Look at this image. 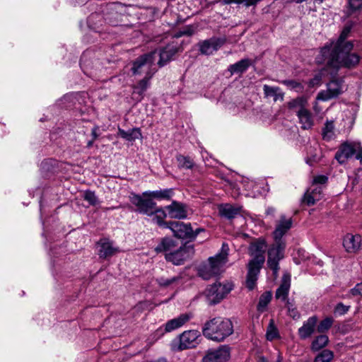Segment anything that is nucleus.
<instances>
[{
	"label": "nucleus",
	"instance_id": "nucleus-22",
	"mask_svg": "<svg viewBox=\"0 0 362 362\" xmlns=\"http://www.w3.org/2000/svg\"><path fill=\"white\" fill-rule=\"evenodd\" d=\"M100 246L99 256L103 258H106L112 256L118 252L119 248L114 247L112 242L107 239H102L98 242Z\"/></svg>",
	"mask_w": 362,
	"mask_h": 362
},
{
	"label": "nucleus",
	"instance_id": "nucleus-24",
	"mask_svg": "<svg viewBox=\"0 0 362 362\" xmlns=\"http://www.w3.org/2000/svg\"><path fill=\"white\" fill-rule=\"evenodd\" d=\"M316 323V317H310L305 322H304L303 325L299 328L298 334L300 337L305 339L310 337L315 331Z\"/></svg>",
	"mask_w": 362,
	"mask_h": 362
},
{
	"label": "nucleus",
	"instance_id": "nucleus-46",
	"mask_svg": "<svg viewBox=\"0 0 362 362\" xmlns=\"http://www.w3.org/2000/svg\"><path fill=\"white\" fill-rule=\"evenodd\" d=\"M84 199L92 206H95L98 203V197L95 194L91 191H86L85 192Z\"/></svg>",
	"mask_w": 362,
	"mask_h": 362
},
{
	"label": "nucleus",
	"instance_id": "nucleus-23",
	"mask_svg": "<svg viewBox=\"0 0 362 362\" xmlns=\"http://www.w3.org/2000/svg\"><path fill=\"white\" fill-rule=\"evenodd\" d=\"M173 189H164L156 191H146L143 192L144 197H149L158 200H170L173 196Z\"/></svg>",
	"mask_w": 362,
	"mask_h": 362
},
{
	"label": "nucleus",
	"instance_id": "nucleus-41",
	"mask_svg": "<svg viewBox=\"0 0 362 362\" xmlns=\"http://www.w3.org/2000/svg\"><path fill=\"white\" fill-rule=\"evenodd\" d=\"M262 0H221L223 4L228 5L232 3L241 4H243L245 6L249 7L251 6H255L258 2ZM217 2L221 1V0H216Z\"/></svg>",
	"mask_w": 362,
	"mask_h": 362
},
{
	"label": "nucleus",
	"instance_id": "nucleus-47",
	"mask_svg": "<svg viewBox=\"0 0 362 362\" xmlns=\"http://www.w3.org/2000/svg\"><path fill=\"white\" fill-rule=\"evenodd\" d=\"M278 337V331L276 328L271 322L267 328V339L268 340H273Z\"/></svg>",
	"mask_w": 362,
	"mask_h": 362
},
{
	"label": "nucleus",
	"instance_id": "nucleus-38",
	"mask_svg": "<svg viewBox=\"0 0 362 362\" xmlns=\"http://www.w3.org/2000/svg\"><path fill=\"white\" fill-rule=\"evenodd\" d=\"M322 138L325 141H330L335 136L334 126L332 121H327L322 132Z\"/></svg>",
	"mask_w": 362,
	"mask_h": 362
},
{
	"label": "nucleus",
	"instance_id": "nucleus-43",
	"mask_svg": "<svg viewBox=\"0 0 362 362\" xmlns=\"http://www.w3.org/2000/svg\"><path fill=\"white\" fill-rule=\"evenodd\" d=\"M320 160V155L317 151L315 149L314 151L313 148L310 147L308 150V156L306 158V163L312 165L313 163H317Z\"/></svg>",
	"mask_w": 362,
	"mask_h": 362
},
{
	"label": "nucleus",
	"instance_id": "nucleus-54",
	"mask_svg": "<svg viewBox=\"0 0 362 362\" xmlns=\"http://www.w3.org/2000/svg\"><path fill=\"white\" fill-rule=\"evenodd\" d=\"M202 231H204V229L202 228H197L194 231L193 230V234H194V238L197 236V235L200 232H202Z\"/></svg>",
	"mask_w": 362,
	"mask_h": 362
},
{
	"label": "nucleus",
	"instance_id": "nucleus-34",
	"mask_svg": "<svg viewBox=\"0 0 362 362\" xmlns=\"http://www.w3.org/2000/svg\"><path fill=\"white\" fill-rule=\"evenodd\" d=\"M350 30H351L350 27H349V26L345 27L343 29V30L337 42H332L329 44L325 45V46H328L329 48L335 49L337 48H341V47H343L344 45H346L348 42H345V39L347 37L348 35L349 34Z\"/></svg>",
	"mask_w": 362,
	"mask_h": 362
},
{
	"label": "nucleus",
	"instance_id": "nucleus-1",
	"mask_svg": "<svg viewBox=\"0 0 362 362\" xmlns=\"http://www.w3.org/2000/svg\"><path fill=\"white\" fill-rule=\"evenodd\" d=\"M353 44L347 42L341 48L332 49L328 46L323 47L316 58L318 64H326L327 66L337 71L341 67L353 68L360 60V57L351 53Z\"/></svg>",
	"mask_w": 362,
	"mask_h": 362
},
{
	"label": "nucleus",
	"instance_id": "nucleus-39",
	"mask_svg": "<svg viewBox=\"0 0 362 362\" xmlns=\"http://www.w3.org/2000/svg\"><path fill=\"white\" fill-rule=\"evenodd\" d=\"M272 293L269 291L264 292L259 298L257 305V310L259 312H264L272 300Z\"/></svg>",
	"mask_w": 362,
	"mask_h": 362
},
{
	"label": "nucleus",
	"instance_id": "nucleus-5",
	"mask_svg": "<svg viewBox=\"0 0 362 362\" xmlns=\"http://www.w3.org/2000/svg\"><path fill=\"white\" fill-rule=\"evenodd\" d=\"M354 156L362 163V146L359 142L344 143L335 154V158L341 164Z\"/></svg>",
	"mask_w": 362,
	"mask_h": 362
},
{
	"label": "nucleus",
	"instance_id": "nucleus-37",
	"mask_svg": "<svg viewBox=\"0 0 362 362\" xmlns=\"http://www.w3.org/2000/svg\"><path fill=\"white\" fill-rule=\"evenodd\" d=\"M180 276H173L171 278L160 277L156 279L158 284L163 288H170L177 285L180 281Z\"/></svg>",
	"mask_w": 362,
	"mask_h": 362
},
{
	"label": "nucleus",
	"instance_id": "nucleus-57",
	"mask_svg": "<svg viewBox=\"0 0 362 362\" xmlns=\"http://www.w3.org/2000/svg\"><path fill=\"white\" fill-rule=\"evenodd\" d=\"M95 131H96V129H93V132H92V133H93V136H94V139H95V138L97 137V135H96Z\"/></svg>",
	"mask_w": 362,
	"mask_h": 362
},
{
	"label": "nucleus",
	"instance_id": "nucleus-15",
	"mask_svg": "<svg viewBox=\"0 0 362 362\" xmlns=\"http://www.w3.org/2000/svg\"><path fill=\"white\" fill-rule=\"evenodd\" d=\"M170 218L175 219H185L187 217V206L182 203L173 201L171 204L165 206Z\"/></svg>",
	"mask_w": 362,
	"mask_h": 362
},
{
	"label": "nucleus",
	"instance_id": "nucleus-36",
	"mask_svg": "<svg viewBox=\"0 0 362 362\" xmlns=\"http://www.w3.org/2000/svg\"><path fill=\"white\" fill-rule=\"evenodd\" d=\"M329 342V338L327 335L317 336L312 342L311 349L313 351H317L325 347Z\"/></svg>",
	"mask_w": 362,
	"mask_h": 362
},
{
	"label": "nucleus",
	"instance_id": "nucleus-53",
	"mask_svg": "<svg viewBox=\"0 0 362 362\" xmlns=\"http://www.w3.org/2000/svg\"><path fill=\"white\" fill-rule=\"evenodd\" d=\"M321 81V74H317L310 82L311 86L319 85Z\"/></svg>",
	"mask_w": 362,
	"mask_h": 362
},
{
	"label": "nucleus",
	"instance_id": "nucleus-26",
	"mask_svg": "<svg viewBox=\"0 0 362 362\" xmlns=\"http://www.w3.org/2000/svg\"><path fill=\"white\" fill-rule=\"evenodd\" d=\"M156 72V69L146 73L145 77L134 86V92L141 95L149 86V81L153 75Z\"/></svg>",
	"mask_w": 362,
	"mask_h": 362
},
{
	"label": "nucleus",
	"instance_id": "nucleus-21",
	"mask_svg": "<svg viewBox=\"0 0 362 362\" xmlns=\"http://www.w3.org/2000/svg\"><path fill=\"white\" fill-rule=\"evenodd\" d=\"M322 187L320 185H313L312 188L305 194L303 202L308 206L315 204L322 198Z\"/></svg>",
	"mask_w": 362,
	"mask_h": 362
},
{
	"label": "nucleus",
	"instance_id": "nucleus-10",
	"mask_svg": "<svg viewBox=\"0 0 362 362\" xmlns=\"http://www.w3.org/2000/svg\"><path fill=\"white\" fill-rule=\"evenodd\" d=\"M192 248L181 247L172 252L165 254V259L175 265L182 264L193 253Z\"/></svg>",
	"mask_w": 362,
	"mask_h": 362
},
{
	"label": "nucleus",
	"instance_id": "nucleus-42",
	"mask_svg": "<svg viewBox=\"0 0 362 362\" xmlns=\"http://www.w3.org/2000/svg\"><path fill=\"white\" fill-rule=\"evenodd\" d=\"M177 160L180 168L191 169L194 165L193 160L189 157L180 155L177 157Z\"/></svg>",
	"mask_w": 362,
	"mask_h": 362
},
{
	"label": "nucleus",
	"instance_id": "nucleus-18",
	"mask_svg": "<svg viewBox=\"0 0 362 362\" xmlns=\"http://www.w3.org/2000/svg\"><path fill=\"white\" fill-rule=\"evenodd\" d=\"M361 243V237L359 235L346 234L343 240V245L346 251L349 253L356 252Z\"/></svg>",
	"mask_w": 362,
	"mask_h": 362
},
{
	"label": "nucleus",
	"instance_id": "nucleus-30",
	"mask_svg": "<svg viewBox=\"0 0 362 362\" xmlns=\"http://www.w3.org/2000/svg\"><path fill=\"white\" fill-rule=\"evenodd\" d=\"M218 211L221 216L230 219L233 218L239 214L240 209L230 204H226L219 206Z\"/></svg>",
	"mask_w": 362,
	"mask_h": 362
},
{
	"label": "nucleus",
	"instance_id": "nucleus-27",
	"mask_svg": "<svg viewBox=\"0 0 362 362\" xmlns=\"http://www.w3.org/2000/svg\"><path fill=\"white\" fill-rule=\"evenodd\" d=\"M301 127L304 129H309L313 125V119L311 112L306 108L300 111L297 115Z\"/></svg>",
	"mask_w": 362,
	"mask_h": 362
},
{
	"label": "nucleus",
	"instance_id": "nucleus-48",
	"mask_svg": "<svg viewBox=\"0 0 362 362\" xmlns=\"http://www.w3.org/2000/svg\"><path fill=\"white\" fill-rule=\"evenodd\" d=\"M194 33V28L192 25H187L185 28H183L182 30H180L175 36L179 37L183 35L186 36H191Z\"/></svg>",
	"mask_w": 362,
	"mask_h": 362
},
{
	"label": "nucleus",
	"instance_id": "nucleus-7",
	"mask_svg": "<svg viewBox=\"0 0 362 362\" xmlns=\"http://www.w3.org/2000/svg\"><path fill=\"white\" fill-rule=\"evenodd\" d=\"M284 249L285 243L283 241H279L275 242L268 251L267 265L276 276L279 270V262L284 258Z\"/></svg>",
	"mask_w": 362,
	"mask_h": 362
},
{
	"label": "nucleus",
	"instance_id": "nucleus-19",
	"mask_svg": "<svg viewBox=\"0 0 362 362\" xmlns=\"http://www.w3.org/2000/svg\"><path fill=\"white\" fill-rule=\"evenodd\" d=\"M192 317L191 313H182L170 320H168L165 325V331L166 332H172L182 327Z\"/></svg>",
	"mask_w": 362,
	"mask_h": 362
},
{
	"label": "nucleus",
	"instance_id": "nucleus-51",
	"mask_svg": "<svg viewBox=\"0 0 362 362\" xmlns=\"http://www.w3.org/2000/svg\"><path fill=\"white\" fill-rule=\"evenodd\" d=\"M350 293L354 296H362V282L357 284L351 289Z\"/></svg>",
	"mask_w": 362,
	"mask_h": 362
},
{
	"label": "nucleus",
	"instance_id": "nucleus-8",
	"mask_svg": "<svg viewBox=\"0 0 362 362\" xmlns=\"http://www.w3.org/2000/svg\"><path fill=\"white\" fill-rule=\"evenodd\" d=\"M156 54V52H152L139 57L133 64L132 68L133 74H141L145 73L146 74L147 72L156 69L153 67Z\"/></svg>",
	"mask_w": 362,
	"mask_h": 362
},
{
	"label": "nucleus",
	"instance_id": "nucleus-28",
	"mask_svg": "<svg viewBox=\"0 0 362 362\" xmlns=\"http://www.w3.org/2000/svg\"><path fill=\"white\" fill-rule=\"evenodd\" d=\"M307 105L306 98L300 96L289 101L287 105L289 110H295L298 115L300 111L306 109Z\"/></svg>",
	"mask_w": 362,
	"mask_h": 362
},
{
	"label": "nucleus",
	"instance_id": "nucleus-3",
	"mask_svg": "<svg viewBox=\"0 0 362 362\" xmlns=\"http://www.w3.org/2000/svg\"><path fill=\"white\" fill-rule=\"evenodd\" d=\"M229 247L227 243L222 244L221 250L216 255L208 258L207 261L198 267L199 276L204 280L216 278L226 270L228 262Z\"/></svg>",
	"mask_w": 362,
	"mask_h": 362
},
{
	"label": "nucleus",
	"instance_id": "nucleus-2",
	"mask_svg": "<svg viewBox=\"0 0 362 362\" xmlns=\"http://www.w3.org/2000/svg\"><path fill=\"white\" fill-rule=\"evenodd\" d=\"M266 248V243L263 240H257L250 245L249 254L252 259L248 262L246 279V286L250 290H252L256 286L258 274L265 261Z\"/></svg>",
	"mask_w": 362,
	"mask_h": 362
},
{
	"label": "nucleus",
	"instance_id": "nucleus-32",
	"mask_svg": "<svg viewBox=\"0 0 362 362\" xmlns=\"http://www.w3.org/2000/svg\"><path fill=\"white\" fill-rule=\"evenodd\" d=\"M118 135L129 141H135L136 139L141 137V133L139 128H133L128 131L119 128Z\"/></svg>",
	"mask_w": 362,
	"mask_h": 362
},
{
	"label": "nucleus",
	"instance_id": "nucleus-56",
	"mask_svg": "<svg viewBox=\"0 0 362 362\" xmlns=\"http://www.w3.org/2000/svg\"><path fill=\"white\" fill-rule=\"evenodd\" d=\"M117 209V206H112V207H110V208H103V211H107L109 210H113V209Z\"/></svg>",
	"mask_w": 362,
	"mask_h": 362
},
{
	"label": "nucleus",
	"instance_id": "nucleus-52",
	"mask_svg": "<svg viewBox=\"0 0 362 362\" xmlns=\"http://www.w3.org/2000/svg\"><path fill=\"white\" fill-rule=\"evenodd\" d=\"M327 178L324 175H319L314 178L313 185H317V184H324L327 182Z\"/></svg>",
	"mask_w": 362,
	"mask_h": 362
},
{
	"label": "nucleus",
	"instance_id": "nucleus-14",
	"mask_svg": "<svg viewBox=\"0 0 362 362\" xmlns=\"http://www.w3.org/2000/svg\"><path fill=\"white\" fill-rule=\"evenodd\" d=\"M225 42V38L212 37L199 42L198 44L199 50L202 54L210 55L221 48Z\"/></svg>",
	"mask_w": 362,
	"mask_h": 362
},
{
	"label": "nucleus",
	"instance_id": "nucleus-16",
	"mask_svg": "<svg viewBox=\"0 0 362 362\" xmlns=\"http://www.w3.org/2000/svg\"><path fill=\"white\" fill-rule=\"evenodd\" d=\"M230 357L229 349L223 346L209 351L204 358V362H226Z\"/></svg>",
	"mask_w": 362,
	"mask_h": 362
},
{
	"label": "nucleus",
	"instance_id": "nucleus-58",
	"mask_svg": "<svg viewBox=\"0 0 362 362\" xmlns=\"http://www.w3.org/2000/svg\"><path fill=\"white\" fill-rule=\"evenodd\" d=\"M91 144H92V142H89V143H88V146H90V145H91Z\"/></svg>",
	"mask_w": 362,
	"mask_h": 362
},
{
	"label": "nucleus",
	"instance_id": "nucleus-13",
	"mask_svg": "<svg viewBox=\"0 0 362 362\" xmlns=\"http://www.w3.org/2000/svg\"><path fill=\"white\" fill-rule=\"evenodd\" d=\"M200 333L198 330L185 331L180 335L179 349H192L199 344Z\"/></svg>",
	"mask_w": 362,
	"mask_h": 362
},
{
	"label": "nucleus",
	"instance_id": "nucleus-44",
	"mask_svg": "<svg viewBox=\"0 0 362 362\" xmlns=\"http://www.w3.org/2000/svg\"><path fill=\"white\" fill-rule=\"evenodd\" d=\"M291 90H294L298 93H300L303 90V86L298 82L293 80H286L282 82Z\"/></svg>",
	"mask_w": 362,
	"mask_h": 362
},
{
	"label": "nucleus",
	"instance_id": "nucleus-4",
	"mask_svg": "<svg viewBox=\"0 0 362 362\" xmlns=\"http://www.w3.org/2000/svg\"><path fill=\"white\" fill-rule=\"evenodd\" d=\"M233 332V326L228 319L214 317L207 322L203 326V335L214 341H223Z\"/></svg>",
	"mask_w": 362,
	"mask_h": 362
},
{
	"label": "nucleus",
	"instance_id": "nucleus-45",
	"mask_svg": "<svg viewBox=\"0 0 362 362\" xmlns=\"http://www.w3.org/2000/svg\"><path fill=\"white\" fill-rule=\"evenodd\" d=\"M333 320L331 317H327L322 320L317 327L319 332H324L328 330L332 325Z\"/></svg>",
	"mask_w": 362,
	"mask_h": 362
},
{
	"label": "nucleus",
	"instance_id": "nucleus-35",
	"mask_svg": "<svg viewBox=\"0 0 362 362\" xmlns=\"http://www.w3.org/2000/svg\"><path fill=\"white\" fill-rule=\"evenodd\" d=\"M153 215H154L153 220L156 221L158 226L168 228L169 222L164 221L167 216V214L163 209L156 207L155 212Z\"/></svg>",
	"mask_w": 362,
	"mask_h": 362
},
{
	"label": "nucleus",
	"instance_id": "nucleus-59",
	"mask_svg": "<svg viewBox=\"0 0 362 362\" xmlns=\"http://www.w3.org/2000/svg\"><path fill=\"white\" fill-rule=\"evenodd\" d=\"M321 1H322L323 0H320Z\"/></svg>",
	"mask_w": 362,
	"mask_h": 362
},
{
	"label": "nucleus",
	"instance_id": "nucleus-11",
	"mask_svg": "<svg viewBox=\"0 0 362 362\" xmlns=\"http://www.w3.org/2000/svg\"><path fill=\"white\" fill-rule=\"evenodd\" d=\"M344 92L342 81L332 80L327 84V90L318 93L317 98L321 100H328L337 97Z\"/></svg>",
	"mask_w": 362,
	"mask_h": 362
},
{
	"label": "nucleus",
	"instance_id": "nucleus-50",
	"mask_svg": "<svg viewBox=\"0 0 362 362\" xmlns=\"http://www.w3.org/2000/svg\"><path fill=\"white\" fill-rule=\"evenodd\" d=\"M349 8L351 12L362 8V0H349Z\"/></svg>",
	"mask_w": 362,
	"mask_h": 362
},
{
	"label": "nucleus",
	"instance_id": "nucleus-20",
	"mask_svg": "<svg viewBox=\"0 0 362 362\" xmlns=\"http://www.w3.org/2000/svg\"><path fill=\"white\" fill-rule=\"evenodd\" d=\"M292 219L286 218L284 216H281L276 229L274 231V238L275 242L282 241L281 238L291 228Z\"/></svg>",
	"mask_w": 362,
	"mask_h": 362
},
{
	"label": "nucleus",
	"instance_id": "nucleus-25",
	"mask_svg": "<svg viewBox=\"0 0 362 362\" xmlns=\"http://www.w3.org/2000/svg\"><path fill=\"white\" fill-rule=\"evenodd\" d=\"M177 52V48L174 46L168 45L159 53L158 64L162 67L166 65Z\"/></svg>",
	"mask_w": 362,
	"mask_h": 362
},
{
	"label": "nucleus",
	"instance_id": "nucleus-29",
	"mask_svg": "<svg viewBox=\"0 0 362 362\" xmlns=\"http://www.w3.org/2000/svg\"><path fill=\"white\" fill-rule=\"evenodd\" d=\"M263 90L266 97H272L275 102L278 100L283 101L284 100V94L279 87L264 85Z\"/></svg>",
	"mask_w": 362,
	"mask_h": 362
},
{
	"label": "nucleus",
	"instance_id": "nucleus-9",
	"mask_svg": "<svg viewBox=\"0 0 362 362\" xmlns=\"http://www.w3.org/2000/svg\"><path fill=\"white\" fill-rule=\"evenodd\" d=\"M132 203L137 207V211L148 216H153L156 203L151 198L142 195L134 194L131 199Z\"/></svg>",
	"mask_w": 362,
	"mask_h": 362
},
{
	"label": "nucleus",
	"instance_id": "nucleus-49",
	"mask_svg": "<svg viewBox=\"0 0 362 362\" xmlns=\"http://www.w3.org/2000/svg\"><path fill=\"white\" fill-rule=\"evenodd\" d=\"M349 305H345L342 303H339L336 305L334 312L342 315L346 314L349 311Z\"/></svg>",
	"mask_w": 362,
	"mask_h": 362
},
{
	"label": "nucleus",
	"instance_id": "nucleus-55",
	"mask_svg": "<svg viewBox=\"0 0 362 362\" xmlns=\"http://www.w3.org/2000/svg\"><path fill=\"white\" fill-rule=\"evenodd\" d=\"M257 362H267V360L264 356H260L259 357Z\"/></svg>",
	"mask_w": 362,
	"mask_h": 362
},
{
	"label": "nucleus",
	"instance_id": "nucleus-33",
	"mask_svg": "<svg viewBox=\"0 0 362 362\" xmlns=\"http://www.w3.org/2000/svg\"><path fill=\"white\" fill-rule=\"evenodd\" d=\"M250 64L251 62L249 59H243L233 64L230 65L228 67V71L232 75L235 74H241L245 71Z\"/></svg>",
	"mask_w": 362,
	"mask_h": 362
},
{
	"label": "nucleus",
	"instance_id": "nucleus-12",
	"mask_svg": "<svg viewBox=\"0 0 362 362\" xmlns=\"http://www.w3.org/2000/svg\"><path fill=\"white\" fill-rule=\"evenodd\" d=\"M168 228L172 230L175 236L179 238H194V234H193V230L190 224L179 221H170Z\"/></svg>",
	"mask_w": 362,
	"mask_h": 362
},
{
	"label": "nucleus",
	"instance_id": "nucleus-40",
	"mask_svg": "<svg viewBox=\"0 0 362 362\" xmlns=\"http://www.w3.org/2000/svg\"><path fill=\"white\" fill-rule=\"evenodd\" d=\"M334 358V353L328 349H324L318 354L314 359V362H330Z\"/></svg>",
	"mask_w": 362,
	"mask_h": 362
},
{
	"label": "nucleus",
	"instance_id": "nucleus-17",
	"mask_svg": "<svg viewBox=\"0 0 362 362\" xmlns=\"http://www.w3.org/2000/svg\"><path fill=\"white\" fill-rule=\"evenodd\" d=\"M291 287V276L288 274H284L281 282L279 288L276 289L275 297L283 302L288 303V296Z\"/></svg>",
	"mask_w": 362,
	"mask_h": 362
},
{
	"label": "nucleus",
	"instance_id": "nucleus-31",
	"mask_svg": "<svg viewBox=\"0 0 362 362\" xmlns=\"http://www.w3.org/2000/svg\"><path fill=\"white\" fill-rule=\"evenodd\" d=\"M176 245L175 241L170 238H163L162 241L156 247L155 250L157 252H172L175 250Z\"/></svg>",
	"mask_w": 362,
	"mask_h": 362
},
{
	"label": "nucleus",
	"instance_id": "nucleus-6",
	"mask_svg": "<svg viewBox=\"0 0 362 362\" xmlns=\"http://www.w3.org/2000/svg\"><path fill=\"white\" fill-rule=\"evenodd\" d=\"M233 288V284L231 282H216L206 289L205 294L210 303L216 304L223 299Z\"/></svg>",
	"mask_w": 362,
	"mask_h": 362
}]
</instances>
